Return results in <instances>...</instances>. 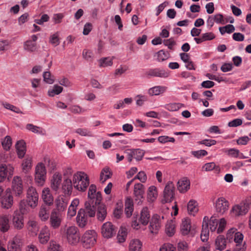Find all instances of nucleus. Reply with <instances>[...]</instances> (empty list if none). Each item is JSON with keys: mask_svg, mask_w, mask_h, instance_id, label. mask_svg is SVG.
I'll return each instance as SVG.
<instances>
[{"mask_svg": "<svg viewBox=\"0 0 251 251\" xmlns=\"http://www.w3.org/2000/svg\"><path fill=\"white\" fill-rule=\"evenodd\" d=\"M61 232L71 245H76L80 240V234L78 228L75 226H64L61 228Z\"/></svg>", "mask_w": 251, "mask_h": 251, "instance_id": "obj_1", "label": "nucleus"}, {"mask_svg": "<svg viewBox=\"0 0 251 251\" xmlns=\"http://www.w3.org/2000/svg\"><path fill=\"white\" fill-rule=\"evenodd\" d=\"M74 187L79 191H85L89 185V179L87 175L83 172H77L73 176Z\"/></svg>", "mask_w": 251, "mask_h": 251, "instance_id": "obj_2", "label": "nucleus"}, {"mask_svg": "<svg viewBox=\"0 0 251 251\" xmlns=\"http://www.w3.org/2000/svg\"><path fill=\"white\" fill-rule=\"evenodd\" d=\"M251 205V197H247L238 204L232 206L231 214L235 217L243 216L247 214Z\"/></svg>", "mask_w": 251, "mask_h": 251, "instance_id": "obj_3", "label": "nucleus"}, {"mask_svg": "<svg viewBox=\"0 0 251 251\" xmlns=\"http://www.w3.org/2000/svg\"><path fill=\"white\" fill-rule=\"evenodd\" d=\"M47 170L42 162L38 163L35 168L34 179L39 186H43L46 179Z\"/></svg>", "mask_w": 251, "mask_h": 251, "instance_id": "obj_4", "label": "nucleus"}, {"mask_svg": "<svg viewBox=\"0 0 251 251\" xmlns=\"http://www.w3.org/2000/svg\"><path fill=\"white\" fill-rule=\"evenodd\" d=\"M97 234L94 230H88L82 237L83 246L89 249L93 247L96 243Z\"/></svg>", "mask_w": 251, "mask_h": 251, "instance_id": "obj_5", "label": "nucleus"}, {"mask_svg": "<svg viewBox=\"0 0 251 251\" xmlns=\"http://www.w3.org/2000/svg\"><path fill=\"white\" fill-rule=\"evenodd\" d=\"M174 185L172 182L169 181L165 187L162 202L165 203L171 202L174 198Z\"/></svg>", "mask_w": 251, "mask_h": 251, "instance_id": "obj_6", "label": "nucleus"}, {"mask_svg": "<svg viewBox=\"0 0 251 251\" xmlns=\"http://www.w3.org/2000/svg\"><path fill=\"white\" fill-rule=\"evenodd\" d=\"M39 196L36 189L32 187H29L27 191V201L28 204L31 208L36 207L38 203Z\"/></svg>", "mask_w": 251, "mask_h": 251, "instance_id": "obj_7", "label": "nucleus"}, {"mask_svg": "<svg viewBox=\"0 0 251 251\" xmlns=\"http://www.w3.org/2000/svg\"><path fill=\"white\" fill-rule=\"evenodd\" d=\"M116 230L115 226L109 222L104 223L101 228V233L104 238H112L116 234Z\"/></svg>", "mask_w": 251, "mask_h": 251, "instance_id": "obj_8", "label": "nucleus"}, {"mask_svg": "<svg viewBox=\"0 0 251 251\" xmlns=\"http://www.w3.org/2000/svg\"><path fill=\"white\" fill-rule=\"evenodd\" d=\"M11 189L15 196H21L23 193V185L20 176H14L12 181Z\"/></svg>", "mask_w": 251, "mask_h": 251, "instance_id": "obj_9", "label": "nucleus"}, {"mask_svg": "<svg viewBox=\"0 0 251 251\" xmlns=\"http://www.w3.org/2000/svg\"><path fill=\"white\" fill-rule=\"evenodd\" d=\"M14 168L10 164H0V182H3L8 176H12Z\"/></svg>", "mask_w": 251, "mask_h": 251, "instance_id": "obj_10", "label": "nucleus"}, {"mask_svg": "<svg viewBox=\"0 0 251 251\" xmlns=\"http://www.w3.org/2000/svg\"><path fill=\"white\" fill-rule=\"evenodd\" d=\"M23 242L22 238L19 236H15L12 240L7 243L8 251H22Z\"/></svg>", "mask_w": 251, "mask_h": 251, "instance_id": "obj_11", "label": "nucleus"}, {"mask_svg": "<svg viewBox=\"0 0 251 251\" xmlns=\"http://www.w3.org/2000/svg\"><path fill=\"white\" fill-rule=\"evenodd\" d=\"M164 217L161 216L157 214L154 215L151 220L150 225V230L151 233H156L159 228L161 227Z\"/></svg>", "mask_w": 251, "mask_h": 251, "instance_id": "obj_12", "label": "nucleus"}, {"mask_svg": "<svg viewBox=\"0 0 251 251\" xmlns=\"http://www.w3.org/2000/svg\"><path fill=\"white\" fill-rule=\"evenodd\" d=\"M1 207L5 209L10 208L13 204V198L9 188L6 190L4 195L0 198Z\"/></svg>", "mask_w": 251, "mask_h": 251, "instance_id": "obj_13", "label": "nucleus"}, {"mask_svg": "<svg viewBox=\"0 0 251 251\" xmlns=\"http://www.w3.org/2000/svg\"><path fill=\"white\" fill-rule=\"evenodd\" d=\"M12 225L18 230L22 229L24 226V218L23 213L18 211H14L12 216Z\"/></svg>", "mask_w": 251, "mask_h": 251, "instance_id": "obj_14", "label": "nucleus"}, {"mask_svg": "<svg viewBox=\"0 0 251 251\" xmlns=\"http://www.w3.org/2000/svg\"><path fill=\"white\" fill-rule=\"evenodd\" d=\"M62 221L60 213L57 212L55 210H52L50 218V226L53 229L58 228L61 225Z\"/></svg>", "mask_w": 251, "mask_h": 251, "instance_id": "obj_15", "label": "nucleus"}, {"mask_svg": "<svg viewBox=\"0 0 251 251\" xmlns=\"http://www.w3.org/2000/svg\"><path fill=\"white\" fill-rule=\"evenodd\" d=\"M88 196L89 201H94L95 204H99L102 200L101 194L100 192H97L96 186L92 184L90 186Z\"/></svg>", "mask_w": 251, "mask_h": 251, "instance_id": "obj_16", "label": "nucleus"}, {"mask_svg": "<svg viewBox=\"0 0 251 251\" xmlns=\"http://www.w3.org/2000/svg\"><path fill=\"white\" fill-rule=\"evenodd\" d=\"M77 225L80 228H85L88 223L87 215L83 208L80 209L77 214L76 217Z\"/></svg>", "mask_w": 251, "mask_h": 251, "instance_id": "obj_17", "label": "nucleus"}, {"mask_svg": "<svg viewBox=\"0 0 251 251\" xmlns=\"http://www.w3.org/2000/svg\"><path fill=\"white\" fill-rule=\"evenodd\" d=\"M228 202L225 198L221 197L216 200L215 208L217 212L223 214L228 210Z\"/></svg>", "mask_w": 251, "mask_h": 251, "instance_id": "obj_18", "label": "nucleus"}, {"mask_svg": "<svg viewBox=\"0 0 251 251\" xmlns=\"http://www.w3.org/2000/svg\"><path fill=\"white\" fill-rule=\"evenodd\" d=\"M11 216L8 214H3L0 215V231L2 232H6L9 230L10 227Z\"/></svg>", "mask_w": 251, "mask_h": 251, "instance_id": "obj_19", "label": "nucleus"}, {"mask_svg": "<svg viewBox=\"0 0 251 251\" xmlns=\"http://www.w3.org/2000/svg\"><path fill=\"white\" fill-rule=\"evenodd\" d=\"M55 210L60 213L64 211L68 205V201L64 196L59 195L55 200Z\"/></svg>", "mask_w": 251, "mask_h": 251, "instance_id": "obj_20", "label": "nucleus"}, {"mask_svg": "<svg viewBox=\"0 0 251 251\" xmlns=\"http://www.w3.org/2000/svg\"><path fill=\"white\" fill-rule=\"evenodd\" d=\"M41 197L43 201L48 206H51L53 204V197L49 188L46 187L43 189Z\"/></svg>", "mask_w": 251, "mask_h": 251, "instance_id": "obj_21", "label": "nucleus"}, {"mask_svg": "<svg viewBox=\"0 0 251 251\" xmlns=\"http://www.w3.org/2000/svg\"><path fill=\"white\" fill-rule=\"evenodd\" d=\"M79 204V200L77 198H75L72 201L71 204L69 205L68 209L67 214V219H71L76 215L77 208Z\"/></svg>", "mask_w": 251, "mask_h": 251, "instance_id": "obj_22", "label": "nucleus"}, {"mask_svg": "<svg viewBox=\"0 0 251 251\" xmlns=\"http://www.w3.org/2000/svg\"><path fill=\"white\" fill-rule=\"evenodd\" d=\"M208 217L205 216L203 219L202 230L201 235V240L202 242L207 241L209 238V229H208Z\"/></svg>", "mask_w": 251, "mask_h": 251, "instance_id": "obj_23", "label": "nucleus"}, {"mask_svg": "<svg viewBox=\"0 0 251 251\" xmlns=\"http://www.w3.org/2000/svg\"><path fill=\"white\" fill-rule=\"evenodd\" d=\"M236 230L237 229L235 228L230 229L227 233V238H230V236H231V235L234 233V241L236 243L237 246H239L242 244L243 242L244 235L242 233L240 232H235Z\"/></svg>", "mask_w": 251, "mask_h": 251, "instance_id": "obj_24", "label": "nucleus"}, {"mask_svg": "<svg viewBox=\"0 0 251 251\" xmlns=\"http://www.w3.org/2000/svg\"><path fill=\"white\" fill-rule=\"evenodd\" d=\"M177 189L180 193H184L190 188V182L187 177H183L177 182Z\"/></svg>", "mask_w": 251, "mask_h": 251, "instance_id": "obj_25", "label": "nucleus"}, {"mask_svg": "<svg viewBox=\"0 0 251 251\" xmlns=\"http://www.w3.org/2000/svg\"><path fill=\"white\" fill-rule=\"evenodd\" d=\"M62 182V176L59 173H54L50 180V187L55 191H57Z\"/></svg>", "mask_w": 251, "mask_h": 251, "instance_id": "obj_26", "label": "nucleus"}, {"mask_svg": "<svg viewBox=\"0 0 251 251\" xmlns=\"http://www.w3.org/2000/svg\"><path fill=\"white\" fill-rule=\"evenodd\" d=\"M94 201H88L85 203V209L86 214H88L90 217H93L96 214V206Z\"/></svg>", "mask_w": 251, "mask_h": 251, "instance_id": "obj_27", "label": "nucleus"}, {"mask_svg": "<svg viewBox=\"0 0 251 251\" xmlns=\"http://www.w3.org/2000/svg\"><path fill=\"white\" fill-rule=\"evenodd\" d=\"M50 238V231L48 226H44L41 230L38 238L40 243L46 244Z\"/></svg>", "mask_w": 251, "mask_h": 251, "instance_id": "obj_28", "label": "nucleus"}, {"mask_svg": "<svg viewBox=\"0 0 251 251\" xmlns=\"http://www.w3.org/2000/svg\"><path fill=\"white\" fill-rule=\"evenodd\" d=\"M167 87L165 86H155L150 88L148 94L151 96H158L165 93Z\"/></svg>", "mask_w": 251, "mask_h": 251, "instance_id": "obj_29", "label": "nucleus"}, {"mask_svg": "<svg viewBox=\"0 0 251 251\" xmlns=\"http://www.w3.org/2000/svg\"><path fill=\"white\" fill-rule=\"evenodd\" d=\"M38 216L42 221H47L50 217V209L45 205H42L39 209Z\"/></svg>", "mask_w": 251, "mask_h": 251, "instance_id": "obj_30", "label": "nucleus"}, {"mask_svg": "<svg viewBox=\"0 0 251 251\" xmlns=\"http://www.w3.org/2000/svg\"><path fill=\"white\" fill-rule=\"evenodd\" d=\"M129 251H142V243L138 239H132L129 244Z\"/></svg>", "mask_w": 251, "mask_h": 251, "instance_id": "obj_31", "label": "nucleus"}, {"mask_svg": "<svg viewBox=\"0 0 251 251\" xmlns=\"http://www.w3.org/2000/svg\"><path fill=\"white\" fill-rule=\"evenodd\" d=\"M150 219V214L148 208L147 207H143L140 213V221L144 225H148Z\"/></svg>", "mask_w": 251, "mask_h": 251, "instance_id": "obj_32", "label": "nucleus"}, {"mask_svg": "<svg viewBox=\"0 0 251 251\" xmlns=\"http://www.w3.org/2000/svg\"><path fill=\"white\" fill-rule=\"evenodd\" d=\"M187 210L189 214L195 216L199 211L197 201L194 200H190L187 204Z\"/></svg>", "mask_w": 251, "mask_h": 251, "instance_id": "obj_33", "label": "nucleus"}, {"mask_svg": "<svg viewBox=\"0 0 251 251\" xmlns=\"http://www.w3.org/2000/svg\"><path fill=\"white\" fill-rule=\"evenodd\" d=\"M191 229V221L188 218H184L182 221L180 231L183 235H187Z\"/></svg>", "mask_w": 251, "mask_h": 251, "instance_id": "obj_34", "label": "nucleus"}, {"mask_svg": "<svg viewBox=\"0 0 251 251\" xmlns=\"http://www.w3.org/2000/svg\"><path fill=\"white\" fill-rule=\"evenodd\" d=\"M25 128L28 131L33 133L44 135L46 134V131L42 127L35 126L32 124H27Z\"/></svg>", "mask_w": 251, "mask_h": 251, "instance_id": "obj_35", "label": "nucleus"}, {"mask_svg": "<svg viewBox=\"0 0 251 251\" xmlns=\"http://www.w3.org/2000/svg\"><path fill=\"white\" fill-rule=\"evenodd\" d=\"M149 75L152 76L167 77L169 76V73L164 70L154 69L149 71Z\"/></svg>", "mask_w": 251, "mask_h": 251, "instance_id": "obj_36", "label": "nucleus"}, {"mask_svg": "<svg viewBox=\"0 0 251 251\" xmlns=\"http://www.w3.org/2000/svg\"><path fill=\"white\" fill-rule=\"evenodd\" d=\"M127 233L128 230L127 228L124 226H121L117 236L118 242L120 243L125 242L127 237Z\"/></svg>", "mask_w": 251, "mask_h": 251, "instance_id": "obj_37", "label": "nucleus"}, {"mask_svg": "<svg viewBox=\"0 0 251 251\" xmlns=\"http://www.w3.org/2000/svg\"><path fill=\"white\" fill-rule=\"evenodd\" d=\"M125 213L127 217H130L133 211V202L130 198H127L125 201Z\"/></svg>", "mask_w": 251, "mask_h": 251, "instance_id": "obj_38", "label": "nucleus"}, {"mask_svg": "<svg viewBox=\"0 0 251 251\" xmlns=\"http://www.w3.org/2000/svg\"><path fill=\"white\" fill-rule=\"evenodd\" d=\"M32 157L26 156L23 161L22 163V168L23 172L25 173L28 172L32 166Z\"/></svg>", "mask_w": 251, "mask_h": 251, "instance_id": "obj_39", "label": "nucleus"}, {"mask_svg": "<svg viewBox=\"0 0 251 251\" xmlns=\"http://www.w3.org/2000/svg\"><path fill=\"white\" fill-rule=\"evenodd\" d=\"M107 215L106 208L104 205L99 204L98 207L97 218L99 221L102 222L105 219Z\"/></svg>", "mask_w": 251, "mask_h": 251, "instance_id": "obj_40", "label": "nucleus"}, {"mask_svg": "<svg viewBox=\"0 0 251 251\" xmlns=\"http://www.w3.org/2000/svg\"><path fill=\"white\" fill-rule=\"evenodd\" d=\"M144 194V188L141 183H137L134 186V195L137 199L142 198Z\"/></svg>", "mask_w": 251, "mask_h": 251, "instance_id": "obj_41", "label": "nucleus"}, {"mask_svg": "<svg viewBox=\"0 0 251 251\" xmlns=\"http://www.w3.org/2000/svg\"><path fill=\"white\" fill-rule=\"evenodd\" d=\"M156 188L154 186H151L149 188L148 192V200L150 202H153L157 197Z\"/></svg>", "mask_w": 251, "mask_h": 251, "instance_id": "obj_42", "label": "nucleus"}, {"mask_svg": "<svg viewBox=\"0 0 251 251\" xmlns=\"http://www.w3.org/2000/svg\"><path fill=\"white\" fill-rule=\"evenodd\" d=\"M17 154L19 158L24 157L25 153V143L23 141H19L16 145Z\"/></svg>", "mask_w": 251, "mask_h": 251, "instance_id": "obj_43", "label": "nucleus"}, {"mask_svg": "<svg viewBox=\"0 0 251 251\" xmlns=\"http://www.w3.org/2000/svg\"><path fill=\"white\" fill-rule=\"evenodd\" d=\"M112 173L108 167H105L101 170L100 174V181L104 183L106 180L111 177Z\"/></svg>", "mask_w": 251, "mask_h": 251, "instance_id": "obj_44", "label": "nucleus"}, {"mask_svg": "<svg viewBox=\"0 0 251 251\" xmlns=\"http://www.w3.org/2000/svg\"><path fill=\"white\" fill-rule=\"evenodd\" d=\"M216 248L220 251L224 250L226 246V241L225 237L222 235L217 237L215 241Z\"/></svg>", "mask_w": 251, "mask_h": 251, "instance_id": "obj_45", "label": "nucleus"}, {"mask_svg": "<svg viewBox=\"0 0 251 251\" xmlns=\"http://www.w3.org/2000/svg\"><path fill=\"white\" fill-rule=\"evenodd\" d=\"M73 180L69 178H66L63 183L62 188L66 193L69 194L72 192Z\"/></svg>", "mask_w": 251, "mask_h": 251, "instance_id": "obj_46", "label": "nucleus"}, {"mask_svg": "<svg viewBox=\"0 0 251 251\" xmlns=\"http://www.w3.org/2000/svg\"><path fill=\"white\" fill-rule=\"evenodd\" d=\"M62 87L58 85H54L52 88L48 90V94L50 97H54L55 95L60 94L63 91Z\"/></svg>", "mask_w": 251, "mask_h": 251, "instance_id": "obj_47", "label": "nucleus"}, {"mask_svg": "<svg viewBox=\"0 0 251 251\" xmlns=\"http://www.w3.org/2000/svg\"><path fill=\"white\" fill-rule=\"evenodd\" d=\"M183 106V104L180 103H170L164 105L166 109L170 111H176L178 110Z\"/></svg>", "mask_w": 251, "mask_h": 251, "instance_id": "obj_48", "label": "nucleus"}, {"mask_svg": "<svg viewBox=\"0 0 251 251\" xmlns=\"http://www.w3.org/2000/svg\"><path fill=\"white\" fill-rule=\"evenodd\" d=\"M166 232L169 236H172L175 233V224L173 220L168 221L166 224Z\"/></svg>", "mask_w": 251, "mask_h": 251, "instance_id": "obj_49", "label": "nucleus"}, {"mask_svg": "<svg viewBox=\"0 0 251 251\" xmlns=\"http://www.w3.org/2000/svg\"><path fill=\"white\" fill-rule=\"evenodd\" d=\"M100 67H106L111 66L113 64V59L109 57H103L99 60Z\"/></svg>", "mask_w": 251, "mask_h": 251, "instance_id": "obj_50", "label": "nucleus"}, {"mask_svg": "<svg viewBox=\"0 0 251 251\" xmlns=\"http://www.w3.org/2000/svg\"><path fill=\"white\" fill-rule=\"evenodd\" d=\"M27 227L29 231L36 233L38 230V224L33 220H29L27 224Z\"/></svg>", "mask_w": 251, "mask_h": 251, "instance_id": "obj_51", "label": "nucleus"}, {"mask_svg": "<svg viewBox=\"0 0 251 251\" xmlns=\"http://www.w3.org/2000/svg\"><path fill=\"white\" fill-rule=\"evenodd\" d=\"M235 30L234 26L232 25H227L223 27H219V31L222 35L226 33H231Z\"/></svg>", "mask_w": 251, "mask_h": 251, "instance_id": "obj_52", "label": "nucleus"}, {"mask_svg": "<svg viewBox=\"0 0 251 251\" xmlns=\"http://www.w3.org/2000/svg\"><path fill=\"white\" fill-rule=\"evenodd\" d=\"M225 152L229 156L238 158L240 155V151L235 148L226 149Z\"/></svg>", "mask_w": 251, "mask_h": 251, "instance_id": "obj_53", "label": "nucleus"}, {"mask_svg": "<svg viewBox=\"0 0 251 251\" xmlns=\"http://www.w3.org/2000/svg\"><path fill=\"white\" fill-rule=\"evenodd\" d=\"M49 42L53 47H56L60 44L59 34L58 32H56L53 34L50 35L49 39Z\"/></svg>", "mask_w": 251, "mask_h": 251, "instance_id": "obj_54", "label": "nucleus"}, {"mask_svg": "<svg viewBox=\"0 0 251 251\" xmlns=\"http://www.w3.org/2000/svg\"><path fill=\"white\" fill-rule=\"evenodd\" d=\"M1 145L4 150H9L12 145L11 138L9 136H6L2 141Z\"/></svg>", "mask_w": 251, "mask_h": 251, "instance_id": "obj_55", "label": "nucleus"}, {"mask_svg": "<svg viewBox=\"0 0 251 251\" xmlns=\"http://www.w3.org/2000/svg\"><path fill=\"white\" fill-rule=\"evenodd\" d=\"M36 43L33 42L31 40H28L25 42L24 49L28 51H34L36 50Z\"/></svg>", "mask_w": 251, "mask_h": 251, "instance_id": "obj_56", "label": "nucleus"}, {"mask_svg": "<svg viewBox=\"0 0 251 251\" xmlns=\"http://www.w3.org/2000/svg\"><path fill=\"white\" fill-rule=\"evenodd\" d=\"M2 105L3 107L8 110L13 111L16 113H21L22 112L19 108L11 104L8 102H2Z\"/></svg>", "mask_w": 251, "mask_h": 251, "instance_id": "obj_57", "label": "nucleus"}, {"mask_svg": "<svg viewBox=\"0 0 251 251\" xmlns=\"http://www.w3.org/2000/svg\"><path fill=\"white\" fill-rule=\"evenodd\" d=\"M164 45L167 46L168 48L171 50H175V46L176 45V42L174 38H171L169 39L164 40L163 41Z\"/></svg>", "mask_w": 251, "mask_h": 251, "instance_id": "obj_58", "label": "nucleus"}, {"mask_svg": "<svg viewBox=\"0 0 251 251\" xmlns=\"http://www.w3.org/2000/svg\"><path fill=\"white\" fill-rule=\"evenodd\" d=\"M43 76L44 81L47 83L51 84L54 81L53 76L51 75L50 72H45L43 73Z\"/></svg>", "mask_w": 251, "mask_h": 251, "instance_id": "obj_59", "label": "nucleus"}, {"mask_svg": "<svg viewBox=\"0 0 251 251\" xmlns=\"http://www.w3.org/2000/svg\"><path fill=\"white\" fill-rule=\"evenodd\" d=\"M218 223V220L213 217H212L209 220V228L212 232L215 231L216 230Z\"/></svg>", "mask_w": 251, "mask_h": 251, "instance_id": "obj_60", "label": "nucleus"}, {"mask_svg": "<svg viewBox=\"0 0 251 251\" xmlns=\"http://www.w3.org/2000/svg\"><path fill=\"white\" fill-rule=\"evenodd\" d=\"M159 251H176V248L172 244H164L160 248Z\"/></svg>", "mask_w": 251, "mask_h": 251, "instance_id": "obj_61", "label": "nucleus"}, {"mask_svg": "<svg viewBox=\"0 0 251 251\" xmlns=\"http://www.w3.org/2000/svg\"><path fill=\"white\" fill-rule=\"evenodd\" d=\"M169 57V54L163 50H160L157 52V59L159 61H163L167 59Z\"/></svg>", "mask_w": 251, "mask_h": 251, "instance_id": "obj_62", "label": "nucleus"}, {"mask_svg": "<svg viewBox=\"0 0 251 251\" xmlns=\"http://www.w3.org/2000/svg\"><path fill=\"white\" fill-rule=\"evenodd\" d=\"M158 141L162 144H165L167 142L174 143L175 139L174 137H171L168 136H160L158 138Z\"/></svg>", "mask_w": 251, "mask_h": 251, "instance_id": "obj_63", "label": "nucleus"}, {"mask_svg": "<svg viewBox=\"0 0 251 251\" xmlns=\"http://www.w3.org/2000/svg\"><path fill=\"white\" fill-rule=\"evenodd\" d=\"M177 251H189V246L185 241H180L177 245Z\"/></svg>", "mask_w": 251, "mask_h": 251, "instance_id": "obj_64", "label": "nucleus"}]
</instances>
